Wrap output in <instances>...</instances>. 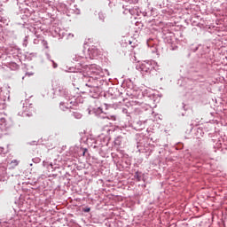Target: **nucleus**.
I'll use <instances>...</instances> for the list:
<instances>
[{
	"instance_id": "5",
	"label": "nucleus",
	"mask_w": 227,
	"mask_h": 227,
	"mask_svg": "<svg viewBox=\"0 0 227 227\" xmlns=\"http://www.w3.org/2000/svg\"><path fill=\"white\" fill-rule=\"evenodd\" d=\"M61 90H63V88L59 89V91H61Z\"/></svg>"
},
{
	"instance_id": "4",
	"label": "nucleus",
	"mask_w": 227,
	"mask_h": 227,
	"mask_svg": "<svg viewBox=\"0 0 227 227\" xmlns=\"http://www.w3.org/2000/svg\"><path fill=\"white\" fill-rule=\"evenodd\" d=\"M90 208L88 207L87 209H85V212H90Z\"/></svg>"
},
{
	"instance_id": "1",
	"label": "nucleus",
	"mask_w": 227,
	"mask_h": 227,
	"mask_svg": "<svg viewBox=\"0 0 227 227\" xmlns=\"http://www.w3.org/2000/svg\"><path fill=\"white\" fill-rule=\"evenodd\" d=\"M73 116H74V118H76V120H81V118H82V115L80 113H77V112H74V113L73 114Z\"/></svg>"
},
{
	"instance_id": "2",
	"label": "nucleus",
	"mask_w": 227,
	"mask_h": 227,
	"mask_svg": "<svg viewBox=\"0 0 227 227\" xmlns=\"http://www.w3.org/2000/svg\"><path fill=\"white\" fill-rule=\"evenodd\" d=\"M11 164H12V166H19V160H12Z\"/></svg>"
},
{
	"instance_id": "3",
	"label": "nucleus",
	"mask_w": 227,
	"mask_h": 227,
	"mask_svg": "<svg viewBox=\"0 0 227 227\" xmlns=\"http://www.w3.org/2000/svg\"><path fill=\"white\" fill-rule=\"evenodd\" d=\"M60 109H62V111H65V104H60Z\"/></svg>"
}]
</instances>
